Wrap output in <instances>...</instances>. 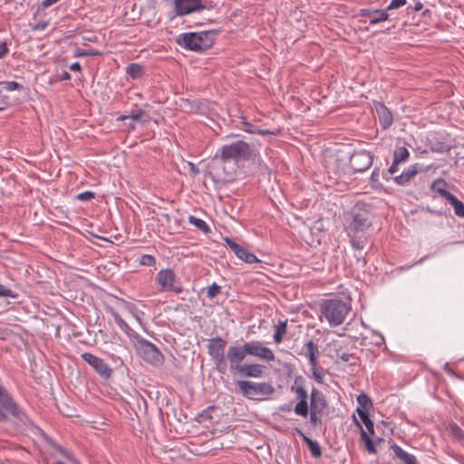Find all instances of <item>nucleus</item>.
<instances>
[{
  "instance_id": "nucleus-1",
  "label": "nucleus",
  "mask_w": 464,
  "mask_h": 464,
  "mask_svg": "<svg viewBox=\"0 0 464 464\" xmlns=\"http://www.w3.org/2000/svg\"><path fill=\"white\" fill-rule=\"evenodd\" d=\"M259 152L249 143L237 140L233 142L222 145L215 153L213 160L226 164L233 162L237 164L241 161H254Z\"/></svg>"
},
{
  "instance_id": "nucleus-2",
  "label": "nucleus",
  "mask_w": 464,
  "mask_h": 464,
  "mask_svg": "<svg viewBox=\"0 0 464 464\" xmlns=\"http://www.w3.org/2000/svg\"><path fill=\"white\" fill-rule=\"evenodd\" d=\"M12 420L18 429L27 427L31 420L15 403L8 392L0 384V422Z\"/></svg>"
},
{
  "instance_id": "nucleus-3",
  "label": "nucleus",
  "mask_w": 464,
  "mask_h": 464,
  "mask_svg": "<svg viewBox=\"0 0 464 464\" xmlns=\"http://www.w3.org/2000/svg\"><path fill=\"white\" fill-rule=\"evenodd\" d=\"M216 34L215 31L185 33L178 37L177 43L186 50L203 53L213 46Z\"/></svg>"
},
{
  "instance_id": "nucleus-4",
  "label": "nucleus",
  "mask_w": 464,
  "mask_h": 464,
  "mask_svg": "<svg viewBox=\"0 0 464 464\" xmlns=\"http://www.w3.org/2000/svg\"><path fill=\"white\" fill-rule=\"evenodd\" d=\"M351 217L352 219L346 228L347 235L364 234L372 224V215L364 205H355Z\"/></svg>"
},
{
  "instance_id": "nucleus-5",
  "label": "nucleus",
  "mask_w": 464,
  "mask_h": 464,
  "mask_svg": "<svg viewBox=\"0 0 464 464\" xmlns=\"http://www.w3.org/2000/svg\"><path fill=\"white\" fill-rule=\"evenodd\" d=\"M320 313L325 319H345L352 309L350 301L340 298L324 299L319 304Z\"/></svg>"
},
{
  "instance_id": "nucleus-6",
  "label": "nucleus",
  "mask_w": 464,
  "mask_h": 464,
  "mask_svg": "<svg viewBox=\"0 0 464 464\" xmlns=\"http://www.w3.org/2000/svg\"><path fill=\"white\" fill-rule=\"evenodd\" d=\"M327 402L324 393L316 388H313L310 393L309 401V423L315 429L322 425L321 416L326 409Z\"/></svg>"
},
{
  "instance_id": "nucleus-7",
  "label": "nucleus",
  "mask_w": 464,
  "mask_h": 464,
  "mask_svg": "<svg viewBox=\"0 0 464 464\" xmlns=\"http://www.w3.org/2000/svg\"><path fill=\"white\" fill-rule=\"evenodd\" d=\"M240 393L252 400H261V397L271 395L275 388L269 382H254L250 381H237Z\"/></svg>"
},
{
  "instance_id": "nucleus-8",
  "label": "nucleus",
  "mask_w": 464,
  "mask_h": 464,
  "mask_svg": "<svg viewBox=\"0 0 464 464\" xmlns=\"http://www.w3.org/2000/svg\"><path fill=\"white\" fill-rule=\"evenodd\" d=\"M138 354L148 363L160 366L164 362L160 351L150 342L141 339L136 344Z\"/></svg>"
},
{
  "instance_id": "nucleus-9",
  "label": "nucleus",
  "mask_w": 464,
  "mask_h": 464,
  "mask_svg": "<svg viewBox=\"0 0 464 464\" xmlns=\"http://www.w3.org/2000/svg\"><path fill=\"white\" fill-rule=\"evenodd\" d=\"M146 305L141 302H129L125 301L121 298H117L114 303L115 311H112L111 314L114 319H121V313H128L134 319H141V317L145 316V313L142 308H145Z\"/></svg>"
},
{
  "instance_id": "nucleus-10",
  "label": "nucleus",
  "mask_w": 464,
  "mask_h": 464,
  "mask_svg": "<svg viewBox=\"0 0 464 464\" xmlns=\"http://www.w3.org/2000/svg\"><path fill=\"white\" fill-rule=\"evenodd\" d=\"M156 281L160 285L161 291H172L178 294L183 291L181 283L177 279L174 271L170 268L160 270L157 274Z\"/></svg>"
},
{
  "instance_id": "nucleus-11",
  "label": "nucleus",
  "mask_w": 464,
  "mask_h": 464,
  "mask_svg": "<svg viewBox=\"0 0 464 464\" xmlns=\"http://www.w3.org/2000/svg\"><path fill=\"white\" fill-rule=\"evenodd\" d=\"M173 3L175 14L180 17L208 8L203 0H173Z\"/></svg>"
},
{
  "instance_id": "nucleus-12",
  "label": "nucleus",
  "mask_w": 464,
  "mask_h": 464,
  "mask_svg": "<svg viewBox=\"0 0 464 464\" xmlns=\"http://www.w3.org/2000/svg\"><path fill=\"white\" fill-rule=\"evenodd\" d=\"M374 155L367 150L354 151L350 157V166L353 172L362 173L366 171L373 162Z\"/></svg>"
},
{
  "instance_id": "nucleus-13",
  "label": "nucleus",
  "mask_w": 464,
  "mask_h": 464,
  "mask_svg": "<svg viewBox=\"0 0 464 464\" xmlns=\"http://www.w3.org/2000/svg\"><path fill=\"white\" fill-rule=\"evenodd\" d=\"M298 378H295V384L291 387V392H295L298 402L294 408L296 415L306 418L309 412L308 394L302 385H296Z\"/></svg>"
},
{
  "instance_id": "nucleus-14",
  "label": "nucleus",
  "mask_w": 464,
  "mask_h": 464,
  "mask_svg": "<svg viewBox=\"0 0 464 464\" xmlns=\"http://www.w3.org/2000/svg\"><path fill=\"white\" fill-rule=\"evenodd\" d=\"M244 345L246 355L257 357L267 362L275 360L273 351L270 348L264 346L261 342L251 341L245 343Z\"/></svg>"
},
{
  "instance_id": "nucleus-15",
  "label": "nucleus",
  "mask_w": 464,
  "mask_h": 464,
  "mask_svg": "<svg viewBox=\"0 0 464 464\" xmlns=\"http://www.w3.org/2000/svg\"><path fill=\"white\" fill-rule=\"evenodd\" d=\"M82 360L87 362L102 378L109 379L112 370L102 358L90 353H84L81 355Z\"/></svg>"
},
{
  "instance_id": "nucleus-16",
  "label": "nucleus",
  "mask_w": 464,
  "mask_h": 464,
  "mask_svg": "<svg viewBox=\"0 0 464 464\" xmlns=\"http://www.w3.org/2000/svg\"><path fill=\"white\" fill-rule=\"evenodd\" d=\"M246 353L245 351V345L237 346L233 345L227 349V359L229 362V369L231 372H237V371L243 365L242 361L246 358Z\"/></svg>"
},
{
  "instance_id": "nucleus-17",
  "label": "nucleus",
  "mask_w": 464,
  "mask_h": 464,
  "mask_svg": "<svg viewBox=\"0 0 464 464\" xmlns=\"http://www.w3.org/2000/svg\"><path fill=\"white\" fill-rule=\"evenodd\" d=\"M360 16L370 17V24H377L389 19L387 9H368L363 8L359 12Z\"/></svg>"
},
{
  "instance_id": "nucleus-18",
  "label": "nucleus",
  "mask_w": 464,
  "mask_h": 464,
  "mask_svg": "<svg viewBox=\"0 0 464 464\" xmlns=\"http://www.w3.org/2000/svg\"><path fill=\"white\" fill-rule=\"evenodd\" d=\"M374 108L378 115L381 127L383 130L391 127L393 122V116L386 105L383 102H378L374 104Z\"/></svg>"
},
{
  "instance_id": "nucleus-19",
  "label": "nucleus",
  "mask_w": 464,
  "mask_h": 464,
  "mask_svg": "<svg viewBox=\"0 0 464 464\" xmlns=\"http://www.w3.org/2000/svg\"><path fill=\"white\" fill-rule=\"evenodd\" d=\"M264 366L257 363H245L237 371V373L243 377L261 378L264 374Z\"/></svg>"
},
{
  "instance_id": "nucleus-20",
  "label": "nucleus",
  "mask_w": 464,
  "mask_h": 464,
  "mask_svg": "<svg viewBox=\"0 0 464 464\" xmlns=\"http://www.w3.org/2000/svg\"><path fill=\"white\" fill-rule=\"evenodd\" d=\"M226 342L220 337H215L209 340L208 344V353L212 360L224 356Z\"/></svg>"
},
{
  "instance_id": "nucleus-21",
  "label": "nucleus",
  "mask_w": 464,
  "mask_h": 464,
  "mask_svg": "<svg viewBox=\"0 0 464 464\" xmlns=\"http://www.w3.org/2000/svg\"><path fill=\"white\" fill-rule=\"evenodd\" d=\"M179 106L186 113H198L204 109V102L200 100L181 98Z\"/></svg>"
},
{
  "instance_id": "nucleus-22",
  "label": "nucleus",
  "mask_w": 464,
  "mask_h": 464,
  "mask_svg": "<svg viewBox=\"0 0 464 464\" xmlns=\"http://www.w3.org/2000/svg\"><path fill=\"white\" fill-rule=\"evenodd\" d=\"M295 431L303 439V440L305 442V444L308 446L309 450L313 457L319 458L322 455V450L319 443L316 440H314L307 437L303 430L295 427Z\"/></svg>"
},
{
  "instance_id": "nucleus-23",
  "label": "nucleus",
  "mask_w": 464,
  "mask_h": 464,
  "mask_svg": "<svg viewBox=\"0 0 464 464\" xmlns=\"http://www.w3.org/2000/svg\"><path fill=\"white\" fill-rule=\"evenodd\" d=\"M447 181L442 178H439L431 183L430 190L448 200L452 194L447 190Z\"/></svg>"
},
{
  "instance_id": "nucleus-24",
  "label": "nucleus",
  "mask_w": 464,
  "mask_h": 464,
  "mask_svg": "<svg viewBox=\"0 0 464 464\" xmlns=\"http://www.w3.org/2000/svg\"><path fill=\"white\" fill-rule=\"evenodd\" d=\"M418 173L417 165H411L404 169L400 175L395 176L393 180L396 184L403 186L409 183V181Z\"/></svg>"
},
{
  "instance_id": "nucleus-25",
  "label": "nucleus",
  "mask_w": 464,
  "mask_h": 464,
  "mask_svg": "<svg viewBox=\"0 0 464 464\" xmlns=\"http://www.w3.org/2000/svg\"><path fill=\"white\" fill-rule=\"evenodd\" d=\"M392 450L396 458L401 460L404 464H418L416 457L403 450L399 445L393 444L392 446Z\"/></svg>"
},
{
  "instance_id": "nucleus-26",
  "label": "nucleus",
  "mask_w": 464,
  "mask_h": 464,
  "mask_svg": "<svg viewBox=\"0 0 464 464\" xmlns=\"http://www.w3.org/2000/svg\"><path fill=\"white\" fill-rule=\"evenodd\" d=\"M126 74L133 80L141 79L145 73V67L140 63H129L125 69Z\"/></svg>"
},
{
  "instance_id": "nucleus-27",
  "label": "nucleus",
  "mask_w": 464,
  "mask_h": 464,
  "mask_svg": "<svg viewBox=\"0 0 464 464\" xmlns=\"http://www.w3.org/2000/svg\"><path fill=\"white\" fill-rule=\"evenodd\" d=\"M353 422L355 423L356 427L360 429L361 431V440L365 443V448L370 453H375V446L367 434V432L363 430L361 421L358 420V419L355 416H353Z\"/></svg>"
},
{
  "instance_id": "nucleus-28",
  "label": "nucleus",
  "mask_w": 464,
  "mask_h": 464,
  "mask_svg": "<svg viewBox=\"0 0 464 464\" xmlns=\"http://www.w3.org/2000/svg\"><path fill=\"white\" fill-rule=\"evenodd\" d=\"M428 146L432 152L444 153L449 152L452 149V146L446 142L440 141L437 139L429 140Z\"/></svg>"
},
{
  "instance_id": "nucleus-29",
  "label": "nucleus",
  "mask_w": 464,
  "mask_h": 464,
  "mask_svg": "<svg viewBox=\"0 0 464 464\" xmlns=\"http://www.w3.org/2000/svg\"><path fill=\"white\" fill-rule=\"evenodd\" d=\"M241 130H243L244 131H246L247 133H251V134L259 133V134H262V135H266V134H272L273 133L269 130H262L259 127L256 126L255 124H253L251 122H248L246 120V118H242V121H241Z\"/></svg>"
},
{
  "instance_id": "nucleus-30",
  "label": "nucleus",
  "mask_w": 464,
  "mask_h": 464,
  "mask_svg": "<svg viewBox=\"0 0 464 464\" xmlns=\"http://www.w3.org/2000/svg\"><path fill=\"white\" fill-rule=\"evenodd\" d=\"M348 237H350V243L353 248L358 251H362L364 248L367 238L363 234L348 235Z\"/></svg>"
},
{
  "instance_id": "nucleus-31",
  "label": "nucleus",
  "mask_w": 464,
  "mask_h": 464,
  "mask_svg": "<svg viewBox=\"0 0 464 464\" xmlns=\"http://www.w3.org/2000/svg\"><path fill=\"white\" fill-rule=\"evenodd\" d=\"M239 259L243 260L246 264L260 263L261 261L256 256L254 253L249 252L245 247H242L239 252L236 255Z\"/></svg>"
},
{
  "instance_id": "nucleus-32",
  "label": "nucleus",
  "mask_w": 464,
  "mask_h": 464,
  "mask_svg": "<svg viewBox=\"0 0 464 464\" xmlns=\"http://www.w3.org/2000/svg\"><path fill=\"white\" fill-rule=\"evenodd\" d=\"M188 220L189 224L194 225L198 229H199L203 233L208 234L211 232L209 226L203 219L190 215L188 216Z\"/></svg>"
},
{
  "instance_id": "nucleus-33",
  "label": "nucleus",
  "mask_w": 464,
  "mask_h": 464,
  "mask_svg": "<svg viewBox=\"0 0 464 464\" xmlns=\"http://www.w3.org/2000/svg\"><path fill=\"white\" fill-rule=\"evenodd\" d=\"M356 412L358 413L362 422L365 425L368 432L371 434H373L374 433L373 422L370 419L369 413L366 411H363V409H356Z\"/></svg>"
},
{
  "instance_id": "nucleus-34",
  "label": "nucleus",
  "mask_w": 464,
  "mask_h": 464,
  "mask_svg": "<svg viewBox=\"0 0 464 464\" xmlns=\"http://www.w3.org/2000/svg\"><path fill=\"white\" fill-rule=\"evenodd\" d=\"M454 208V213L458 217L464 218V204L453 194L447 200Z\"/></svg>"
},
{
  "instance_id": "nucleus-35",
  "label": "nucleus",
  "mask_w": 464,
  "mask_h": 464,
  "mask_svg": "<svg viewBox=\"0 0 464 464\" xmlns=\"http://www.w3.org/2000/svg\"><path fill=\"white\" fill-rule=\"evenodd\" d=\"M410 157L409 150L401 146V147H396L393 151V160H395L396 163H401L408 160Z\"/></svg>"
},
{
  "instance_id": "nucleus-36",
  "label": "nucleus",
  "mask_w": 464,
  "mask_h": 464,
  "mask_svg": "<svg viewBox=\"0 0 464 464\" xmlns=\"http://www.w3.org/2000/svg\"><path fill=\"white\" fill-rule=\"evenodd\" d=\"M370 185L372 188L375 190H380L383 188L382 184L380 181V167H375L373 170L372 171L371 177H370Z\"/></svg>"
},
{
  "instance_id": "nucleus-37",
  "label": "nucleus",
  "mask_w": 464,
  "mask_h": 464,
  "mask_svg": "<svg viewBox=\"0 0 464 464\" xmlns=\"http://www.w3.org/2000/svg\"><path fill=\"white\" fill-rule=\"evenodd\" d=\"M307 348V355L309 359V362L311 367L317 365L316 356L315 353H317V346L314 344L313 341H309L306 343Z\"/></svg>"
},
{
  "instance_id": "nucleus-38",
  "label": "nucleus",
  "mask_w": 464,
  "mask_h": 464,
  "mask_svg": "<svg viewBox=\"0 0 464 464\" xmlns=\"http://www.w3.org/2000/svg\"><path fill=\"white\" fill-rule=\"evenodd\" d=\"M287 322L288 321H279V324L277 325L276 333L274 334V341L276 343H279L282 341L283 336L285 334Z\"/></svg>"
},
{
  "instance_id": "nucleus-39",
  "label": "nucleus",
  "mask_w": 464,
  "mask_h": 464,
  "mask_svg": "<svg viewBox=\"0 0 464 464\" xmlns=\"http://www.w3.org/2000/svg\"><path fill=\"white\" fill-rule=\"evenodd\" d=\"M448 433L453 439L460 440L464 438L463 430L455 423H451L447 428Z\"/></svg>"
},
{
  "instance_id": "nucleus-40",
  "label": "nucleus",
  "mask_w": 464,
  "mask_h": 464,
  "mask_svg": "<svg viewBox=\"0 0 464 464\" xmlns=\"http://www.w3.org/2000/svg\"><path fill=\"white\" fill-rule=\"evenodd\" d=\"M357 402L359 404L357 409H363V411H366L367 412L369 408L372 405L370 397L363 392L357 396Z\"/></svg>"
},
{
  "instance_id": "nucleus-41",
  "label": "nucleus",
  "mask_w": 464,
  "mask_h": 464,
  "mask_svg": "<svg viewBox=\"0 0 464 464\" xmlns=\"http://www.w3.org/2000/svg\"><path fill=\"white\" fill-rule=\"evenodd\" d=\"M102 55V52L95 49H81L78 48L74 52L75 57H88V56H99Z\"/></svg>"
},
{
  "instance_id": "nucleus-42",
  "label": "nucleus",
  "mask_w": 464,
  "mask_h": 464,
  "mask_svg": "<svg viewBox=\"0 0 464 464\" xmlns=\"http://www.w3.org/2000/svg\"><path fill=\"white\" fill-rule=\"evenodd\" d=\"M311 370H312V373H313L314 379L318 383H323L324 382V375L326 373V371L324 368H322V367H318V365L311 367Z\"/></svg>"
},
{
  "instance_id": "nucleus-43",
  "label": "nucleus",
  "mask_w": 464,
  "mask_h": 464,
  "mask_svg": "<svg viewBox=\"0 0 464 464\" xmlns=\"http://www.w3.org/2000/svg\"><path fill=\"white\" fill-rule=\"evenodd\" d=\"M213 362L215 363L217 371L219 373H222V374L226 373V372L227 370V362H226L225 355L221 356V357H218V358H216V359H213Z\"/></svg>"
},
{
  "instance_id": "nucleus-44",
  "label": "nucleus",
  "mask_w": 464,
  "mask_h": 464,
  "mask_svg": "<svg viewBox=\"0 0 464 464\" xmlns=\"http://www.w3.org/2000/svg\"><path fill=\"white\" fill-rule=\"evenodd\" d=\"M221 293V286L217 283H212L207 289V295L210 300L216 298Z\"/></svg>"
},
{
  "instance_id": "nucleus-45",
  "label": "nucleus",
  "mask_w": 464,
  "mask_h": 464,
  "mask_svg": "<svg viewBox=\"0 0 464 464\" xmlns=\"http://www.w3.org/2000/svg\"><path fill=\"white\" fill-rule=\"evenodd\" d=\"M0 85H2L7 92H13L16 90L20 91L23 89V85L14 81L0 82Z\"/></svg>"
},
{
  "instance_id": "nucleus-46",
  "label": "nucleus",
  "mask_w": 464,
  "mask_h": 464,
  "mask_svg": "<svg viewBox=\"0 0 464 464\" xmlns=\"http://www.w3.org/2000/svg\"><path fill=\"white\" fill-rule=\"evenodd\" d=\"M0 297L17 298L18 294L13 291L12 289L6 287L5 285L0 284Z\"/></svg>"
},
{
  "instance_id": "nucleus-47",
  "label": "nucleus",
  "mask_w": 464,
  "mask_h": 464,
  "mask_svg": "<svg viewBox=\"0 0 464 464\" xmlns=\"http://www.w3.org/2000/svg\"><path fill=\"white\" fill-rule=\"evenodd\" d=\"M142 266H152L156 264V258L152 255H142L140 260Z\"/></svg>"
},
{
  "instance_id": "nucleus-48",
  "label": "nucleus",
  "mask_w": 464,
  "mask_h": 464,
  "mask_svg": "<svg viewBox=\"0 0 464 464\" xmlns=\"http://www.w3.org/2000/svg\"><path fill=\"white\" fill-rule=\"evenodd\" d=\"M95 198V193L92 191H83L76 195L75 198L80 201H90Z\"/></svg>"
},
{
  "instance_id": "nucleus-49",
  "label": "nucleus",
  "mask_w": 464,
  "mask_h": 464,
  "mask_svg": "<svg viewBox=\"0 0 464 464\" xmlns=\"http://www.w3.org/2000/svg\"><path fill=\"white\" fill-rule=\"evenodd\" d=\"M225 242L230 247V249L235 253V255H237L239 252V250L243 247L229 237H226Z\"/></svg>"
},
{
  "instance_id": "nucleus-50",
  "label": "nucleus",
  "mask_w": 464,
  "mask_h": 464,
  "mask_svg": "<svg viewBox=\"0 0 464 464\" xmlns=\"http://www.w3.org/2000/svg\"><path fill=\"white\" fill-rule=\"evenodd\" d=\"M406 3V0H392L390 5L385 9H387V11L392 9H397L405 5Z\"/></svg>"
},
{
  "instance_id": "nucleus-51",
  "label": "nucleus",
  "mask_w": 464,
  "mask_h": 464,
  "mask_svg": "<svg viewBox=\"0 0 464 464\" xmlns=\"http://www.w3.org/2000/svg\"><path fill=\"white\" fill-rule=\"evenodd\" d=\"M420 213H425V212H429V213H431V214H434V215H437V216H444L445 215V212L442 210V209H432L430 208V207H422L420 210H419Z\"/></svg>"
},
{
  "instance_id": "nucleus-52",
  "label": "nucleus",
  "mask_w": 464,
  "mask_h": 464,
  "mask_svg": "<svg viewBox=\"0 0 464 464\" xmlns=\"http://www.w3.org/2000/svg\"><path fill=\"white\" fill-rule=\"evenodd\" d=\"M119 327L124 331L130 337L133 336V331L127 324L126 321H117Z\"/></svg>"
},
{
  "instance_id": "nucleus-53",
  "label": "nucleus",
  "mask_w": 464,
  "mask_h": 464,
  "mask_svg": "<svg viewBox=\"0 0 464 464\" xmlns=\"http://www.w3.org/2000/svg\"><path fill=\"white\" fill-rule=\"evenodd\" d=\"M145 114V111L142 110V109H140L138 111H136L135 112H132L131 114H130V119L133 120V121H138L140 120L143 115Z\"/></svg>"
},
{
  "instance_id": "nucleus-54",
  "label": "nucleus",
  "mask_w": 464,
  "mask_h": 464,
  "mask_svg": "<svg viewBox=\"0 0 464 464\" xmlns=\"http://www.w3.org/2000/svg\"><path fill=\"white\" fill-rule=\"evenodd\" d=\"M354 258L356 259L357 263H362V267L366 266L367 262L365 256L362 254V251L354 254Z\"/></svg>"
},
{
  "instance_id": "nucleus-55",
  "label": "nucleus",
  "mask_w": 464,
  "mask_h": 464,
  "mask_svg": "<svg viewBox=\"0 0 464 464\" xmlns=\"http://www.w3.org/2000/svg\"><path fill=\"white\" fill-rule=\"evenodd\" d=\"M9 52L5 42L0 43V59L4 58Z\"/></svg>"
},
{
  "instance_id": "nucleus-56",
  "label": "nucleus",
  "mask_w": 464,
  "mask_h": 464,
  "mask_svg": "<svg viewBox=\"0 0 464 464\" xmlns=\"http://www.w3.org/2000/svg\"><path fill=\"white\" fill-rule=\"evenodd\" d=\"M58 449H59V450L63 454V456H64V457H65L69 461H71V463H72V461H74L75 457H74V456H73L70 451H68V450H66L63 449L62 447H59Z\"/></svg>"
},
{
  "instance_id": "nucleus-57",
  "label": "nucleus",
  "mask_w": 464,
  "mask_h": 464,
  "mask_svg": "<svg viewBox=\"0 0 464 464\" xmlns=\"http://www.w3.org/2000/svg\"><path fill=\"white\" fill-rule=\"evenodd\" d=\"M339 358L343 361V362H349L352 359H355V357L353 356V354L352 353H343L342 354L339 355Z\"/></svg>"
},
{
  "instance_id": "nucleus-58",
  "label": "nucleus",
  "mask_w": 464,
  "mask_h": 464,
  "mask_svg": "<svg viewBox=\"0 0 464 464\" xmlns=\"http://www.w3.org/2000/svg\"><path fill=\"white\" fill-rule=\"evenodd\" d=\"M71 79V74L67 71H63V72L59 75V81H67Z\"/></svg>"
},
{
  "instance_id": "nucleus-59",
  "label": "nucleus",
  "mask_w": 464,
  "mask_h": 464,
  "mask_svg": "<svg viewBox=\"0 0 464 464\" xmlns=\"http://www.w3.org/2000/svg\"><path fill=\"white\" fill-rule=\"evenodd\" d=\"M70 70H72L73 72H81L82 66H81L80 63L75 62L70 65Z\"/></svg>"
},
{
  "instance_id": "nucleus-60",
  "label": "nucleus",
  "mask_w": 464,
  "mask_h": 464,
  "mask_svg": "<svg viewBox=\"0 0 464 464\" xmlns=\"http://www.w3.org/2000/svg\"><path fill=\"white\" fill-rule=\"evenodd\" d=\"M400 163H396L395 162V160H392V165L390 166V168L388 169H389V172H392V174L396 173L398 171V165Z\"/></svg>"
},
{
  "instance_id": "nucleus-61",
  "label": "nucleus",
  "mask_w": 464,
  "mask_h": 464,
  "mask_svg": "<svg viewBox=\"0 0 464 464\" xmlns=\"http://www.w3.org/2000/svg\"><path fill=\"white\" fill-rule=\"evenodd\" d=\"M392 175H393V174H392V172H389V169L383 170V171L382 172V178H383L385 180H387V181H388V180H390V179H392Z\"/></svg>"
},
{
  "instance_id": "nucleus-62",
  "label": "nucleus",
  "mask_w": 464,
  "mask_h": 464,
  "mask_svg": "<svg viewBox=\"0 0 464 464\" xmlns=\"http://www.w3.org/2000/svg\"><path fill=\"white\" fill-rule=\"evenodd\" d=\"M188 164H189V169H190L191 173L194 175H198L199 173L198 168L191 162H189Z\"/></svg>"
},
{
  "instance_id": "nucleus-63",
  "label": "nucleus",
  "mask_w": 464,
  "mask_h": 464,
  "mask_svg": "<svg viewBox=\"0 0 464 464\" xmlns=\"http://www.w3.org/2000/svg\"><path fill=\"white\" fill-rule=\"evenodd\" d=\"M422 8H423V5H422V3H421V2H417V3H415V5H413L412 10H413L414 12H419V11H420Z\"/></svg>"
},
{
  "instance_id": "nucleus-64",
  "label": "nucleus",
  "mask_w": 464,
  "mask_h": 464,
  "mask_svg": "<svg viewBox=\"0 0 464 464\" xmlns=\"http://www.w3.org/2000/svg\"><path fill=\"white\" fill-rule=\"evenodd\" d=\"M279 410H280L281 411H286V412H289V411H291V410H292V409H291V405H289V404H284V405H281V406L279 407Z\"/></svg>"
}]
</instances>
